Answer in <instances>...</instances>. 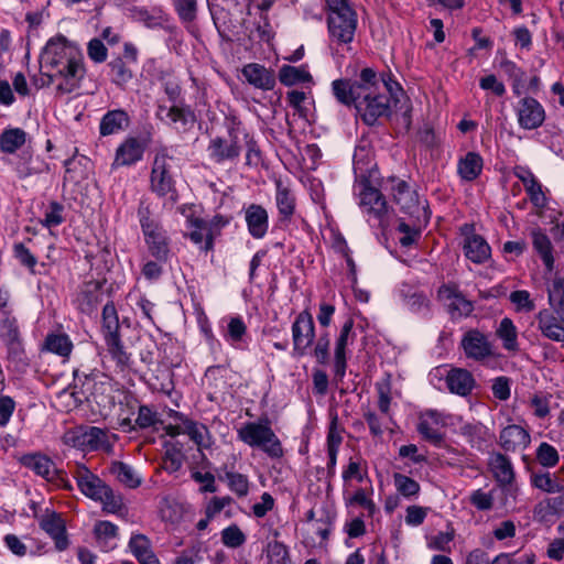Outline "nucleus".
Instances as JSON below:
<instances>
[{
	"label": "nucleus",
	"mask_w": 564,
	"mask_h": 564,
	"mask_svg": "<svg viewBox=\"0 0 564 564\" xmlns=\"http://www.w3.org/2000/svg\"><path fill=\"white\" fill-rule=\"evenodd\" d=\"M408 308L413 313L429 314L430 313V300L423 293H413L405 299Z\"/></svg>",
	"instance_id": "nucleus-56"
},
{
	"label": "nucleus",
	"mask_w": 564,
	"mask_h": 564,
	"mask_svg": "<svg viewBox=\"0 0 564 564\" xmlns=\"http://www.w3.org/2000/svg\"><path fill=\"white\" fill-rule=\"evenodd\" d=\"M100 496L101 499L97 501L102 503L104 511L116 513L121 510L123 506L121 496L116 494L108 485L106 487V494Z\"/></svg>",
	"instance_id": "nucleus-55"
},
{
	"label": "nucleus",
	"mask_w": 564,
	"mask_h": 564,
	"mask_svg": "<svg viewBox=\"0 0 564 564\" xmlns=\"http://www.w3.org/2000/svg\"><path fill=\"white\" fill-rule=\"evenodd\" d=\"M180 20L185 23L193 22L197 17V0H172Z\"/></svg>",
	"instance_id": "nucleus-49"
},
{
	"label": "nucleus",
	"mask_w": 564,
	"mask_h": 564,
	"mask_svg": "<svg viewBox=\"0 0 564 564\" xmlns=\"http://www.w3.org/2000/svg\"><path fill=\"white\" fill-rule=\"evenodd\" d=\"M471 227L465 226L464 232L468 235L465 239V256L475 263H482L489 259L491 250L487 241L479 235H469Z\"/></svg>",
	"instance_id": "nucleus-25"
},
{
	"label": "nucleus",
	"mask_w": 564,
	"mask_h": 564,
	"mask_svg": "<svg viewBox=\"0 0 564 564\" xmlns=\"http://www.w3.org/2000/svg\"><path fill=\"white\" fill-rule=\"evenodd\" d=\"M496 335L502 341V346L508 351H518V330L513 322L509 317H505L500 321Z\"/></svg>",
	"instance_id": "nucleus-37"
},
{
	"label": "nucleus",
	"mask_w": 564,
	"mask_h": 564,
	"mask_svg": "<svg viewBox=\"0 0 564 564\" xmlns=\"http://www.w3.org/2000/svg\"><path fill=\"white\" fill-rule=\"evenodd\" d=\"M393 480L397 490L404 497L415 496L420 491L419 482L403 474H394Z\"/></svg>",
	"instance_id": "nucleus-52"
},
{
	"label": "nucleus",
	"mask_w": 564,
	"mask_h": 564,
	"mask_svg": "<svg viewBox=\"0 0 564 564\" xmlns=\"http://www.w3.org/2000/svg\"><path fill=\"white\" fill-rule=\"evenodd\" d=\"M536 459L543 467H554L558 463L560 456L554 446L543 442L536 448Z\"/></svg>",
	"instance_id": "nucleus-51"
},
{
	"label": "nucleus",
	"mask_w": 564,
	"mask_h": 564,
	"mask_svg": "<svg viewBox=\"0 0 564 564\" xmlns=\"http://www.w3.org/2000/svg\"><path fill=\"white\" fill-rule=\"evenodd\" d=\"M40 527L54 540L58 551H64L68 547L65 523L58 513L52 512L43 516L40 520Z\"/></svg>",
	"instance_id": "nucleus-23"
},
{
	"label": "nucleus",
	"mask_w": 564,
	"mask_h": 564,
	"mask_svg": "<svg viewBox=\"0 0 564 564\" xmlns=\"http://www.w3.org/2000/svg\"><path fill=\"white\" fill-rule=\"evenodd\" d=\"M330 48L349 52L355 39L358 15L347 0H326Z\"/></svg>",
	"instance_id": "nucleus-1"
},
{
	"label": "nucleus",
	"mask_w": 564,
	"mask_h": 564,
	"mask_svg": "<svg viewBox=\"0 0 564 564\" xmlns=\"http://www.w3.org/2000/svg\"><path fill=\"white\" fill-rule=\"evenodd\" d=\"M225 480L229 489L238 497H246L249 492V480L246 475L234 471L225 473Z\"/></svg>",
	"instance_id": "nucleus-48"
},
{
	"label": "nucleus",
	"mask_w": 564,
	"mask_h": 564,
	"mask_svg": "<svg viewBox=\"0 0 564 564\" xmlns=\"http://www.w3.org/2000/svg\"><path fill=\"white\" fill-rule=\"evenodd\" d=\"M20 463L28 469L44 478L46 481L56 479L57 467L55 463L46 455L41 453H30L21 456Z\"/></svg>",
	"instance_id": "nucleus-21"
},
{
	"label": "nucleus",
	"mask_w": 564,
	"mask_h": 564,
	"mask_svg": "<svg viewBox=\"0 0 564 564\" xmlns=\"http://www.w3.org/2000/svg\"><path fill=\"white\" fill-rule=\"evenodd\" d=\"M269 564H286L289 552L285 545L280 542L270 543L268 546Z\"/></svg>",
	"instance_id": "nucleus-63"
},
{
	"label": "nucleus",
	"mask_w": 564,
	"mask_h": 564,
	"mask_svg": "<svg viewBox=\"0 0 564 564\" xmlns=\"http://www.w3.org/2000/svg\"><path fill=\"white\" fill-rule=\"evenodd\" d=\"M247 333V326L241 317H231L227 325L226 337L232 344L240 343Z\"/></svg>",
	"instance_id": "nucleus-54"
},
{
	"label": "nucleus",
	"mask_w": 564,
	"mask_h": 564,
	"mask_svg": "<svg viewBox=\"0 0 564 564\" xmlns=\"http://www.w3.org/2000/svg\"><path fill=\"white\" fill-rule=\"evenodd\" d=\"M354 319L348 318L339 333V336L336 339L335 344V352H334V373L338 380H341L346 373L347 359H346V347L348 345L349 339L352 340Z\"/></svg>",
	"instance_id": "nucleus-17"
},
{
	"label": "nucleus",
	"mask_w": 564,
	"mask_h": 564,
	"mask_svg": "<svg viewBox=\"0 0 564 564\" xmlns=\"http://www.w3.org/2000/svg\"><path fill=\"white\" fill-rule=\"evenodd\" d=\"M354 84L360 88L362 87V97L369 96L372 91L380 90V82L372 68H364L359 75V79L355 80Z\"/></svg>",
	"instance_id": "nucleus-47"
},
{
	"label": "nucleus",
	"mask_w": 564,
	"mask_h": 564,
	"mask_svg": "<svg viewBox=\"0 0 564 564\" xmlns=\"http://www.w3.org/2000/svg\"><path fill=\"white\" fill-rule=\"evenodd\" d=\"M94 533L99 542L104 541L107 544L109 541L116 539L118 528L109 521H99L95 524Z\"/></svg>",
	"instance_id": "nucleus-60"
},
{
	"label": "nucleus",
	"mask_w": 564,
	"mask_h": 564,
	"mask_svg": "<svg viewBox=\"0 0 564 564\" xmlns=\"http://www.w3.org/2000/svg\"><path fill=\"white\" fill-rule=\"evenodd\" d=\"M0 338L6 344L20 340V332L17 319L6 315L0 322Z\"/></svg>",
	"instance_id": "nucleus-50"
},
{
	"label": "nucleus",
	"mask_w": 564,
	"mask_h": 564,
	"mask_svg": "<svg viewBox=\"0 0 564 564\" xmlns=\"http://www.w3.org/2000/svg\"><path fill=\"white\" fill-rule=\"evenodd\" d=\"M209 158L216 163H223L225 161H234L240 155V147L236 139H224L216 137L210 140L207 148Z\"/></svg>",
	"instance_id": "nucleus-24"
},
{
	"label": "nucleus",
	"mask_w": 564,
	"mask_h": 564,
	"mask_svg": "<svg viewBox=\"0 0 564 564\" xmlns=\"http://www.w3.org/2000/svg\"><path fill=\"white\" fill-rule=\"evenodd\" d=\"M426 224H419L415 219H411V224L400 220L397 230L400 234L399 242L402 247L408 248L414 245L421 237L422 227Z\"/></svg>",
	"instance_id": "nucleus-42"
},
{
	"label": "nucleus",
	"mask_w": 564,
	"mask_h": 564,
	"mask_svg": "<svg viewBox=\"0 0 564 564\" xmlns=\"http://www.w3.org/2000/svg\"><path fill=\"white\" fill-rule=\"evenodd\" d=\"M111 473L118 479L119 482L129 488H137L141 485L142 480L139 474L130 465L126 463H112Z\"/></svg>",
	"instance_id": "nucleus-41"
},
{
	"label": "nucleus",
	"mask_w": 564,
	"mask_h": 564,
	"mask_svg": "<svg viewBox=\"0 0 564 564\" xmlns=\"http://www.w3.org/2000/svg\"><path fill=\"white\" fill-rule=\"evenodd\" d=\"M279 79L285 86H293L301 83H312L313 77L306 67L283 65L279 70Z\"/></svg>",
	"instance_id": "nucleus-40"
},
{
	"label": "nucleus",
	"mask_w": 564,
	"mask_h": 564,
	"mask_svg": "<svg viewBox=\"0 0 564 564\" xmlns=\"http://www.w3.org/2000/svg\"><path fill=\"white\" fill-rule=\"evenodd\" d=\"M63 212V205L57 202H51L48 209L45 212L44 218L41 220V224L46 228L61 225L64 221Z\"/></svg>",
	"instance_id": "nucleus-53"
},
{
	"label": "nucleus",
	"mask_w": 564,
	"mask_h": 564,
	"mask_svg": "<svg viewBox=\"0 0 564 564\" xmlns=\"http://www.w3.org/2000/svg\"><path fill=\"white\" fill-rule=\"evenodd\" d=\"M77 486L82 494L97 501L100 495L106 494L107 484L97 475L93 474L85 465H77L74 473Z\"/></svg>",
	"instance_id": "nucleus-16"
},
{
	"label": "nucleus",
	"mask_w": 564,
	"mask_h": 564,
	"mask_svg": "<svg viewBox=\"0 0 564 564\" xmlns=\"http://www.w3.org/2000/svg\"><path fill=\"white\" fill-rule=\"evenodd\" d=\"M107 350L116 366L124 370L131 366V354L127 351L120 335L105 339Z\"/></svg>",
	"instance_id": "nucleus-35"
},
{
	"label": "nucleus",
	"mask_w": 564,
	"mask_h": 564,
	"mask_svg": "<svg viewBox=\"0 0 564 564\" xmlns=\"http://www.w3.org/2000/svg\"><path fill=\"white\" fill-rule=\"evenodd\" d=\"M458 174L465 181H474L482 170V159L476 152H468L458 162Z\"/></svg>",
	"instance_id": "nucleus-36"
},
{
	"label": "nucleus",
	"mask_w": 564,
	"mask_h": 564,
	"mask_svg": "<svg viewBox=\"0 0 564 564\" xmlns=\"http://www.w3.org/2000/svg\"><path fill=\"white\" fill-rule=\"evenodd\" d=\"M160 113L165 111L169 124L178 132H187L196 121L194 111L189 106L173 105L170 108L160 106Z\"/></svg>",
	"instance_id": "nucleus-22"
},
{
	"label": "nucleus",
	"mask_w": 564,
	"mask_h": 564,
	"mask_svg": "<svg viewBox=\"0 0 564 564\" xmlns=\"http://www.w3.org/2000/svg\"><path fill=\"white\" fill-rule=\"evenodd\" d=\"M489 467L496 480L501 485H509L514 478L510 459L501 453H492L490 455Z\"/></svg>",
	"instance_id": "nucleus-31"
},
{
	"label": "nucleus",
	"mask_w": 564,
	"mask_h": 564,
	"mask_svg": "<svg viewBox=\"0 0 564 564\" xmlns=\"http://www.w3.org/2000/svg\"><path fill=\"white\" fill-rule=\"evenodd\" d=\"M13 254L22 265L26 267L32 273L34 272V267L37 263L36 258L22 242L13 245Z\"/></svg>",
	"instance_id": "nucleus-61"
},
{
	"label": "nucleus",
	"mask_w": 564,
	"mask_h": 564,
	"mask_svg": "<svg viewBox=\"0 0 564 564\" xmlns=\"http://www.w3.org/2000/svg\"><path fill=\"white\" fill-rule=\"evenodd\" d=\"M140 225L150 254L159 262H166L171 253L166 231L158 220L144 214H141Z\"/></svg>",
	"instance_id": "nucleus-8"
},
{
	"label": "nucleus",
	"mask_w": 564,
	"mask_h": 564,
	"mask_svg": "<svg viewBox=\"0 0 564 564\" xmlns=\"http://www.w3.org/2000/svg\"><path fill=\"white\" fill-rule=\"evenodd\" d=\"M160 422L159 414L148 405H140L135 425L140 429H148L154 426Z\"/></svg>",
	"instance_id": "nucleus-58"
},
{
	"label": "nucleus",
	"mask_w": 564,
	"mask_h": 564,
	"mask_svg": "<svg viewBox=\"0 0 564 564\" xmlns=\"http://www.w3.org/2000/svg\"><path fill=\"white\" fill-rule=\"evenodd\" d=\"M78 45L69 42L64 35H56L50 39L41 54V66L46 68L53 65L63 64L70 58L82 56Z\"/></svg>",
	"instance_id": "nucleus-9"
},
{
	"label": "nucleus",
	"mask_w": 564,
	"mask_h": 564,
	"mask_svg": "<svg viewBox=\"0 0 564 564\" xmlns=\"http://www.w3.org/2000/svg\"><path fill=\"white\" fill-rule=\"evenodd\" d=\"M275 204L279 210L280 220L290 223L295 213V197L291 189L283 185L281 181L275 182Z\"/></svg>",
	"instance_id": "nucleus-30"
},
{
	"label": "nucleus",
	"mask_w": 564,
	"mask_h": 564,
	"mask_svg": "<svg viewBox=\"0 0 564 564\" xmlns=\"http://www.w3.org/2000/svg\"><path fill=\"white\" fill-rule=\"evenodd\" d=\"M469 501L476 509L487 511L492 508L494 497L490 492L478 489L471 492Z\"/></svg>",
	"instance_id": "nucleus-64"
},
{
	"label": "nucleus",
	"mask_w": 564,
	"mask_h": 564,
	"mask_svg": "<svg viewBox=\"0 0 564 564\" xmlns=\"http://www.w3.org/2000/svg\"><path fill=\"white\" fill-rule=\"evenodd\" d=\"M390 102L388 94L372 91L369 96L358 99L356 110L366 124L373 126L380 117L389 115Z\"/></svg>",
	"instance_id": "nucleus-10"
},
{
	"label": "nucleus",
	"mask_w": 564,
	"mask_h": 564,
	"mask_svg": "<svg viewBox=\"0 0 564 564\" xmlns=\"http://www.w3.org/2000/svg\"><path fill=\"white\" fill-rule=\"evenodd\" d=\"M48 171V165L39 156L33 158L29 152H22L17 163V172L21 178Z\"/></svg>",
	"instance_id": "nucleus-33"
},
{
	"label": "nucleus",
	"mask_w": 564,
	"mask_h": 564,
	"mask_svg": "<svg viewBox=\"0 0 564 564\" xmlns=\"http://www.w3.org/2000/svg\"><path fill=\"white\" fill-rule=\"evenodd\" d=\"M8 349V359L14 366L15 370L24 371L29 366V358L23 348L22 341L17 340L6 344Z\"/></svg>",
	"instance_id": "nucleus-46"
},
{
	"label": "nucleus",
	"mask_w": 564,
	"mask_h": 564,
	"mask_svg": "<svg viewBox=\"0 0 564 564\" xmlns=\"http://www.w3.org/2000/svg\"><path fill=\"white\" fill-rule=\"evenodd\" d=\"M42 350L68 357L73 350V343L68 335L63 333H50L46 335Z\"/></svg>",
	"instance_id": "nucleus-34"
},
{
	"label": "nucleus",
	"mask_w": 564,
	"mask_h": 564,
	"mask_svg": "<svg viewBox=\"0 0 564 564\" xmlns=\"http://www.w3.org/2000/svg\"><path fill=\"white\" fill-rule=\"evenodd\" d=\"M26 141V133L20 128L6 129L0 134V150L3 153L17 152Z\"/></svg>",
	"instance_id": "nucleus-39"
},
{
	"label": "nucleus",
	"mask_w": 564,
	"mask_h": 564,
	"mask_svg": "<svg viewBox=\"0 0 564 564\" xmlns=\"http://www.w3.org/2000/svg\"><path fill=\"white\" fill-rule=\"evenodd\" d=\"M170 160L166 149L156 152L150 175V188L163 200L164 207L173 208L178 202V192L171 174Z\"/></svg>",
	"instance_id": "nucleus-3"
},
{
	"label": "nucleus",
	"mask_w": 564,
	"mask_h": 564,
	"mask_svg": "<svg viewBox=\"0 0 564 564\" xmlns=\"http://www.w3.org/2000/svg\"><path fill=\"white\" fill-rule=\"evenodd\" d=\"M532 246L534 251L541 257L547 271L554 267L553 246L550 238L541 229H534L531 232Z\"/></svg>",
	"instance_id": "nucleus-32"
},
{
	"label": "nucleus",
	"mask_w": 564,
	"mask_h": 564,
	"mask_svg": "<svg viewBox=\"0 0 564 564\" xmlns=\"http://www.w3.org/2000/svg\"><path fill=\"white\" fill-rule=\"evenodd\" d=\"M46 68L51 70L56 82V94L61 96L70 94L79 88L86 75L84 55Z\"/></svg>",
	"instance_id": "nucleus-6"
},
{
	"label": "nucleus",
	"mask_w": 564,
	"mask_h": 564,
	"mask_svg": "<svg viewBox=\"0 0 564 564\" xmlns=\"http://www.w3.org/2000/svg\"><path fill=\"white\" fill-rule=\"evenodd\" d=\"M87 55L93 62L97 64L104 63L107 59L108 50L101 39L94 37L88 42Z\"/></svg>",
	"instance_id": "nucleus-57"
},
{
	"label": "nucleus",
	"mask_w": 564,
	"mask_h": 564,
	"mask_svg": "<svg viewBox=\"0 0 564 564\" xmlns=\"http://www.w3.org/2000/svg\"><path fill=\"white\" fill-rule=\"evenodd\" d=\"M448 391L459 397H468L476 387L473 373L464 368H451L445 375Z\"/></svg>",
	"instance_id": "nucleus-18"
},
{
	"label": "nucleus",
	"mask_w": 564,
	"mask_h": 564,
	"mask_svg": "<svg viewBox=\"0 0 564 564\" xmlns=\"http://www.w3.org/2000/svg\"><path fill=\"white\" fill-rule=\"evenodd\" d=\"M119 318L113 303H107L102 308L104 339L119 336Z\"/></svg>",
	"instance_id": "nucleus-44"
},
{
	"label": "nucleus",
	"mask_w": 564,
	"mask_h": 564,
	"mask_svg": "<svg viewBox=\"0 0 564 564\" xmlns=\"http://www.w3.org/2000/svg\"><path fill=\"white\" fill-rule=\"evenodd\" d=\"M221 540L226 546L239 547L246 541V536L237 525H230L223 530Z\"/></svg>",
	"instance_id": "nucleus-59"
},
{
	"label": "nucleus",
	"mask_w": 564,
	"mask_h": 564,
	"mask_svg": "<svg viewBox=\"0 0 564 564\" xmlns=\"http://www.w3.org/2000/svg\"><path fill=\"white\" fill-rule=\"evenodd\" d=\"M65 445L80 451H97L109 447L107 432L97 426H76L63 435Z\"/></svg>",
	"instance_id": "nucleus-7"
},
{
	"label": "nucleus",
	"mask_w": 564,
	"mask_h": 564,
	"mask_svg": "<svg viewBox=\"0 0 564 564\" xmlns=\"http://www.w3.org/2000/svg\"><path fill=\"white\" fill-rule=\"evenodd\" d=\"M516 112L519 126L527 130L541 127L545 120L543 106L532 97H523L519 100Z\"/></svg>",
	"instance_id": "nucleus-13"
},
{
	"label": "nucleus",
	"mask_w": 564,
	"mask_h": 564,
	"mask_svg": "<svg viewBox=\"0 0 564 564\" xmlns=\"http://www.w3.org/2000/svg\"><path fill=\"white\" fill-rule=\"evenodd\" d=\"M530 441L529 432L518 424H510L503 427L499 434V445L506 452L523 451L528 447Z\"/></svg>",
	"instance_id": "nucleus-19"
},
{
	"label": "nucleus",
	"mask_w": 564,
	"mask_h": 564,
	"mask_svg": "<svg viewBox=\"0 0 564 564\" xmlns=\"http://www.w3.org/2000/svg\"><path fill=\"white\" fill-rule=\"evenodd\" d=\"M108 66L112 83L119 87L126 86L133 78V72L127 66L122 57L113 58Z\"/></svg>",
	"instance_id": "nucleus-45"
},
{
	"label": "nucleus",
	"mask_w": 564,
	"mask_h": 564,
	"mask_svg": "<svg viewBox=\"0 0 564 564\" xmlns=\"http://www.w3.org/2000/svg\"><path fill=\"white\" fill-rule=\"evenodd\" d=\"M129 547L140 564H160L150 549L149 540L144 535L132 536L129 542Z\"/></svg>",
	"instance_id": "nucleus-38"
},
{
	"label": "nucleus",
	"mask_w": 564,
	"mask_h": 564,
	"mask_svg": "<svg viewBox=\"0 0 564 564\" xmlns=\"http://www.w3.org/2000/svg\"><path fill=\"white\" fill-rule=\"evenodd\" d=\"M549 304V308L536 314L538 329L543 337L555 343H564V300L555 293Z\"/></svg>",
	"instance_id": "nucleus-5"
},
{
	"label": "nucleus",
	"mask_w": 564,
	"mask_h": 564,
	"mask_svg": "<svg viewBox=\"0 0 564 564\" xmlns=\"http://www.w3.org/2000/svg\"><path fill=\"white\" fill-rule=\"evenodd\" d=\"M245 221L248 232L254 239L263 238L269 229V215L267 209L258 204H250L245 208Z\"/></svg>",
	"instance_id": "nucleus-20"
},
{
	"label": "nucleus",
	"mask_w": 564,
	"mask_h": 564,
	"mask_svg": "<svg viewBox=\"0 0 564 564\" xmlns=\"http://www.w3.org/2000/svg\"><path fill=\"white\" fill-rule=\"evenodd\" d=\"M183 432L187 434L197 446H209V431L204 424L185 419L183 421Z\"/></svg>",
	"instance_id": "nucleus-43"
},
{
	"label": "nucleus",
	"mask_w": 564,
	"mask_h": 564,
	"mask_svg": "<svg viewBox=\"0 0 564 564\" xmlns=\"http://www.w3.org/2000/svg\"><path fill=\"white\" fill-rule=\"evenodd\" d=\"M292 337L294 354L297 356L305 355L315 337L314 321L311 313L303 311L296 316L292 325Z\"/></svg>",
	"instance_id": "nucleus-12"
},
{
	"label": "nucleus",
	"mask_w": 564,
	"mask_h": 564,
	"mask_svg": "<svg viewBox=\"0 0 564 564\" xmlns=\"http://www.w3.org/2000/svg\"><path fill=\"white\" fill-rule=\"evenodd\" d=\"M145 148L147 144L143 140L135 137L126 138L116 150L111 167L118 169L135 164L142 160Z\"/></svg>",
	"instance_id": "nucleus-14"
},
{
	"label": "nucleus",
	"mask_w": 564,
	"mask_h": 564,
	"mask_svg": "<svg viewBox=\"0 0 564 564\" xmlns=\"http://www.w3.org/2000/svg\"><path fill=\"white\" fill-rule=\"evenodd\" d=\"M391 192L394 202L411 219H415L419 224L429 223L431 212L426 200L421 202L417 193L412 191L405 181L391 178Z\"/></svg>",
	"instance_id": "nucleus-4"
},
{
	"label": "nucleus",
	"mask_w": 564,
	"mask_h": 564,
	"mask_svg": "<svg viewBox=\"0 0 564 564\" xmlns=\"http://www.w3.org/2000/svg\"><path fill=\"white\" fill-rule=\"evenodd\" d=\"M333 94L336 99L345 106H357L358 99L362 97L364 91L359 86L349 79H336L332 83Z\"/></svg>",
	"instance_id": "nucleus-28"
},
{
	"label": "nucleus",
	"mask_w": 564,
	"mask_h": 564,
	"mask_svg": "<svg viewBox=\"0 0 564 564\" xmlns=\"http://www.w3.org/2000/svg\"><path fill=\"white\" fill-rule=\"evenodd\" d=\"M533 485L545 492H558L561 486L558 482L551 477L550 473L535 474L532 478Z\"/></svg>",
	"instance_id": "nucleus-62"
},
{
	"label": "nucleus",
	"mask_w": 564,
	"mask_h": 564,
	"mask_svg": "<svg viewBox=\"0 0 564 564\" xmlns=\"http://www.w3.org/2000/svg\"><path fill=\"white\" fill-rule=\"evenodd\" d=\"M360 206L367 214L379 220L381 226H384L389 209L387 200L379 189L365 185L360 192Z\"/></svg>",
	"instance_id": "nucleus-15"
},
{
	"label": "nucleus",
	"mask_w": 564,
	"mask_h": 564,
	"mask_svg": "<svg viewBox=\"0 0 564 564\" xmlns=\"http://www.w3.org/2000/svg\"><path fill=\"white\" fill-rule=\"evenodd\" d=\"M440 294L449 301L447 307L454 319L467 317L474 311L473 303L449 286H443L440 290Z\"/></svg>",
	"instance_id": "nucleus-27"
},
{
	"label": "nucleus",
	"mask_w": 564,
	"mask_h": 564,
	"mask_svg": "<svg viewBox=\"0 0 564 564\" xmlns=\"http://www.w3.org/2000/svg\"><path fill=\"white\" fill-rule=\"evenodd\" d=\"M460 347L465 357L475 361H484L494 356L492 343L477 328L469 329L463 335Z\"/></svg>",
	"instance_id": "nucleus-11"
},
{
	"label": "nucleus",
	"mask_w": 564,
	"mask_h": 564,
	"mask_svg": "<svg viewBox=\"0 0 564 564\" xmlns=\"http://www.w3.org/2000/svg\"><path fill=\"white\" fill-rule=\"evenodd\" d=\"M238 438L250 447L260 448L271 458H281L283 447L268 419L247 422L238 431Z\"/></svg>",
	"instance_id": "nucleus-2"
},
{
	"label": "nucleus",
	"mask_w": 564,
	"mask_h": 564,
	"mask_svg": "<svg viewBox=\"0 0 564 564\" xmlns=\"http://www.w3.org/2000/svg\"><path fill=\"white\" fill-rule=\"evenodd\" d=\"M130 124V117L123 109L107 111L99 123V132L102 137L117 134L124 131Z\"/></svg>",
	"instance_id": "nucleus-26"
},
{
	"label": "nucleus",
	"mask_w": 564,
	"mask_h": 564,
	"mask_svg": "<svg viewBox=\"0 0 564 564\" xmlns=\"http://www.w3.org/2000/svg\"><path fill=\"white\" fill-rule=\"evenodd\" d=\"M247 82L257 88L269 90L275 85V78L270 70L259 64H248L242 68Z\"/></svg>",
	"instance_id": "nucleus-29"
}]
</instances>
